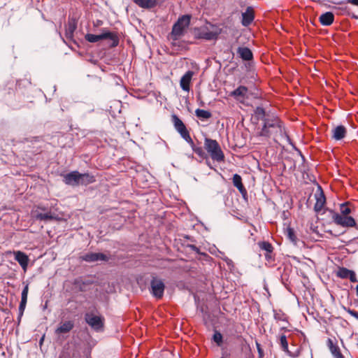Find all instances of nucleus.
<instances>
[{
    "instance_id": "1",
    "label": "nucleus",
    "mask_w": 358,
    "mask_h": 358,
    "mask_svg": "<svg viewBox=\"0 0 358 358\" xmlns=\"http://www.w3.org/2000/svg\"><path fill=\"white\" fill-rule=\"evenodd\" d=\"M191 17L190 15H183L173 24L170 34V38L172 40L171 44L173 46L176 45L177 41L184 35L185 29L190 24Z\"/></svg>"
},
{
    "instance_id": "2",
    "label": "nucleus",
    "mask_w": 358,
    "mask_h": 358,
    "mask_svg": "<svg viewBox=\"0 0 358 358\" xmlns=\"http://www.w3.org/2000/svg\"><path fill=\"white\" fill-rule=\"evenodd\" d=\"M284 133V128L282 125V122L278 118L273 120H266L263 128L259 132V135L262 136H273L276 138L282 136Z\"/></svg>"
},
{
    "instance_id": "3",
    "label": "nucleus",
    "mask_w": 358,
    "mask_h": 358,
    "mask_svg": "<svg viewBox=\"0 0 358 358\" xmlns=\"http://www.w3.org/2000/svg\"><path fill=\"white\" fill-rule=\"evenodd\" d=\"M204 149L213 161L217 162H223L224 161V153L216 140L205 138Z\"/></svg>"
},
{
    "instance_id": "4",
    "label": "nucleus",
    "mask_w": 358,
    "mask_h": 358,
    "mask_svg": "<svg viewBox=\"0 0 358 358\" xmlns=\"http://www.w3.org/2000/svg\"><path fill=\"white\" fill-rule=\"evenodd\" d=\"M220 30L213 24L210 27H203L198 29L197 37L208 41L217 39Z\"/></svg>"
},
{
    "instance_id": "5",
    "label": "nucleus",
    "mask_w": 358,
    "mask_h": 358,
    "mask_svg": "<svg viewBox=\"0 0 358 358\" xmlns=\"http://www.w3.org/2000/svg\"><path fill=\"white\" fill-rule=\"evenodd\" d=\"M334 222L343 227H353L356 225L355 219L351 216H346L330 210Z\"/></svg>"
},
{
    "instance_id": "6",
    "label": "nucleus",
    "mask_w": 358,
    "mask_h": 358,
    "mask_svg": "<svg viewBox=\"0 0 358 358\" xmlns=\"http://www.w3.org/2000/svg\"><path fill=\"white\" fill-rule=\"evenodd\" d=\"M86 322L94 330L101 331L103 328L104 318L93 313H86L85 315Z\"/></svg>"
},
{
    "instance_id": "7",
    "label": "nucleus",
    "mask_w": 358,
    "mask_h": 358,
    "mask_svg": "<svg viewBox=\"0 0 358 358\" xmlns=\"http://www.w3.org/2000/svg\"><path fill=\"white\" fill-rule=\"evenodd\" d=\"M172 122L176 131L180 134L182 138L186 141H191L192 138L189 135V131L183 122L176 115H172Z\"/></svg>"
},
{
    "instance_id": "8",
    "label": "nucleus",
    "mask_w": 358,
    "mask_h": 358,
    "mask_svg": "<svg viewBox=\"0 0 358 358\" xmlns=\"http://www.w3.org/2000/svg\"><path fill=\"white\" fill-rule=\"evenodd\" d=\"M45 208L41 206H36L31 210V215L33 217L38 220L49 221L57 220V217L55 216L50 211L43 213L41 211H44Z\"/></svg>"
},
{
    "instance_id": "9",
    "label": "nucleus",
    "mask_w": 358,
    "mask_h": 358,
    "mask_svg": "<svg viewBox=\"0 0 358 358\" xmlns=\"http://www.w3.org/2000/svg\"><path fill=\"white\" fill-rule=\"evenodd\" d=\"M165 285L164 282L157 278H153L150 282L152 294L157 299H162L164 295Z\"/></svg>"
},
{
    "instance_id": "10",
    "label": "nucleus",
    "mask_w": 358,
    "mask_h": 358,
    "mask_svg": "<svg viewBox=\"0 0 358 358\" xmlns=\"http://www.w3.org/2000/svg\"><path fill=\"white\" fill-rule=\"evenodd\" d=\"M315 198L316 202L314 206V210L317 213H319L323 210L326 203V197L320 187H318L317 191L315 192Z\"/></svg>"
},
{
    "instance_id": "11",
    "label": "nucleus",
    "mask_w": 358,
    "mask_h": 358,
    "mask_svg": "<svg viewBox=\"0 0 358 358\" xmlns=\"http://www.w3.org/2000/svg\"><path fill=\"white\" fill-rule=\"evenodd\" d=\"M64 182L65 184L71 186H78L80 185V173L77 171H71L64 176Z\"/></svg>"
},
{
    "instance_id": "12",
    "label": "nucleus",
    "mask_w": 358,
    "mask_h": 358,
    "mask_svg": "<svg viewBox=\"0 0 358 358\" xmlns=\"http://www.w3.org/2000/svg\"><path fill=\"white\" fill-rule=\"evenodd\" d=\"M279 343L282 350L286 352L289 357H297L300 355V350L299 349H296L294 351L289 350L288 348V341L285 335L282 334L279 336Z\"/></svg>"
},
{
    "instance_id": "13",
    "label": "nucleus",
    "mask_w": 358,
    "mask_h": 358,
    "mask_svg": "<svg viewBox=\"0 0 358 358\" xmlns=\"http://www.w3.org/2000/svg\"><path fill=\"white\" fill-rule=\"evenodd\" d=\"M248 89L245 86H239L237 89L230 93L236 101L243 103L248 98Z\"/></svg>"
},
{
    "instance_id": "14",
    "label": "nucleus",
    "mask_w": 358,
    "mask_h": 358,
    "mask_svg": "<svg viewBox=\"0 0 358 358\" xmlns=\"http://www.w3.org/2000/svg\"><path fill=\"white\" fill-rule=\"evenodd\" d=\"M194 75V71H187L181 78L180 80V87L183 91L189 92L190 90V84L192 80V77Z\"/></svg>"
},
{
    "instance_id": "15",
    "label": "nucleus",
    "mask_w": 358,
    "mask_h": 358,
    "mask_svg": "<svg viewBox=\"0 0 358 358\" xmlns=\"http://www.w3.org/2000/svg\"><path fill=\"white\" fill-rule=\"evenodd\" d=\"M337 276L342 279L348 278L352 282H357L355 273L353 271L349 270L344 267L338 268L337 271Z\"/></svg>"
},
{
    "instance_id": "16",
    "label": "nucleus",
    "mask_w": 358,
    "mask_h": 358,
    "mask_svg": "<svg viewBox=\"0 0 358 358\" xmlns=\"http://www.w3.org/2000/svg\"><path fill=\"white\" fill-rule=\"evenodd\" d=\"M327 345L334 358H345L336 341H334L331 338H328Z\"/></svg>"
},
{
    "instance_id": "17",
    "label": "nucleus",
    "mask_w": 358,
    "mask_h": 358,
    "mask_svg": "<svg viewBox=\"0 0 358 358\" xmlns=\"http://www.w3.org/2000/svg\"><path fill=\"white\" fill-rule=\"evenodd\" d=\"M255 19V11L253 8L249 6L242 13V24L245 27L249 26Z\"/></svg>"
},
{
    "instance_id": "18",
    "label": "nucleus",
    "mask_w": 358,
    "mask_h": 358,
    "mask_svg": "<svg viewBox=\"0 0 358 358\" xmlns=\"http://www.w3.org/2000/svg\"><path fill=\"white\" fill-rule=\"evenodd\" d=\"M103 39L110 40L111 41V47H116L119 44V36L116 32L103 30L101 34V40Z\"/></svg>"
},
{
    "instance_id": "19",
    "label": "nucleus",
    "mask_w": 358,
    "mask_h": 358,
    "mask_svg": "<svg viewBox=\"0 0 358 358\" xmlns=\"http://www.w3.org/2000/svg\"><path fill=\"white\" fill-rule=\"evenodd\" d=\"M13 254L15 255V260L20 264L24 270H26L29 263L28 256L21 251H14Z\"/></svg>"
},
{
    "instance_id": "20",
    "label": "nucleus",
    "mask_w": 358,
    "mask_h": 358,
    "mask_svg": "<svg viewBox=\"0 0 358 358\" xmlns=\"http://www.w3.org/2000/svg\"><path fill=\"white\" fill-rule=\"evenodd\" d=\"M83 260L88 262H97V261H107L108 259L106 257V255L103 253H89L86 254L83 257Z\"/></svg>"
},
{
    "instance_id": "21",
    "label": "nucleus",
    "mask_w": 358,
    "mask_h": 358,
    "mask_svg": "<svg viewBox=\"0 0 358 358\" xmlns=\"http://www.w3.org/2000/svg\"><path fill=\"white\" fill-rule=\"evenodd\" d=\"M74 327L73 322L72 321H65L64 322H61L59 327L55 330V333L57 334H66L71 331Z\"/></svg>"
},
{
    "instance_id": "22",
    "label": "nucleus",
    "mask_w": 358,
    "mask_h": 358,
    "mask_svg": "<svg viewBox=\"0 0 358 358\" xmlns=\"http://www.w3.org/2000/svg\"><path fill=\"white\" fill-rule=\"evenodd\" d=\"M332 138L336 141H339L343 139L346 134L347 130L346 128L343 125H339L334 128L331 131Z\"/></svg>"
},
{
    "instance_id": "23",
    "label": "nucleus",
    "mask_w": 358,
    "mask_h": 358,
    "mask_svg": "<svg viewBox=\"0 0 358 358\" xmlns=\"http://www.w3.org/2000/svg\"><path fill=\"white\" fill-rule=\"evenodd\" d=\"M233 184L244 197L247 195V190L242 182V178L241 176L238 174L234 175Z\"/></svg>"
},
{
    "instance_id": "24",
    "label": "nucleus",
    "mask_w": 358,
    "mask_h": 358,
    "mask_svg": "<svg viewBox=\"0 0 358 358\" xmlns=\"http://www.w3.org/2000/svg\"><path fill=\"white\" fill-rule=\"evenodd\" d=\"M334 20V15L331 12H327L320 17V22L324 26L331 25Z\"/></svg>"
},
{
    "instance_id": "25",
    "label": "nucleus",
    "mask_w": 358,
    "mask_h": 358,
    "mask_svg": "<svg viewBox=\"0 0 358 358\" xmlns=\"http://www.w3.org/2000/svg\"><path fill=\"white\" fill-rule=\"evenodd\" d=\"M237 52L240 57L245 61H250L253 57L252 52L248 48H238Z\"/></svg>"
},
{
    "instance_id": "26",
    "label": "nucleus",
    "mask_w": 358,
    "mask_h": 358,
    "mask_svg": "<svg viewBox=\"0 0 358 358\" xmlns=\"http://www.w3.org/2000/svg\"><path fill=\"white\" fill-rule=\"evenodd\" d=\"M187 142L189 144V145L191 146L194 152H195L199 157H201V159H207L208 158V155L205 152L203 148L201 146H196L194 144L192 139V142L191 141H187Z\"/></svg>"
},
{
    "instance_id": "27",
    "label": "nucleus",
    "mask_w": 358,
    "mask_h": 358,
    "mask_svg": "<svg viewBox=\"0 0 358 358\" xmlns=\"http://www.w3.org/2000/svg\"><path fill=\"white\" fill-rule=\"evenodd\" d=\"M135 3L143 8H154L157 3V0H133Z\"/></svg>"
},
{
    "instance_id": "28",
    "label": "nucleus",
    "mask_w": 358,
    "mask_h": 358,
    "mask_svg": "<svg viewBox=\"0 0 358 358\" xmlns=\"http://www.w3.org/2000/svg\"><path fill=\"white\" fill-rule=\"evenodd\" d=\"M28 291H29V285H27L22 292V297H21V301L19 306V310L23 313V311L25 309L27 301V295H28Z\"/></svg>"
},
{
    "instance_id": "29",
    "label": "nucleus",
    "mask_w": 358,
    "mask_h": 358,
    "mask_svg": "<svg viewBox=\"0 0 358 358\" xmlns=\"http://www.w3.org/2000/svg\"><path fill=\"white\" fill-rule=\"evenodd\" d=\"M96 181V178L93 175L90 173H80V185H87L92 184Z\"/></svg>"
},
{
    "instance_id": "30",
    "label": "nucleus",
    "mask_w": 358,
    "mask_h": 358,
    "mask_svg": "<svg viewBox=\"0 0 358 358\" xmlns=\"http://www.w3.org/2000/svg\"><path fill=\"white\" fill-rule=\"evenodd\" d=\"M195 115L201 120H208L212 117V114L210 111L203 109H196L195 110Z\"/></svg>"
},
{
    "instance_id": "31",
    "label": "nucleus",
    "mask_w": 358,
    "mask_h": 358,
    "mask_svg": "<svg viewBox=\"0 0 358 358\" xmlns=\"http://www.w3.org/2000/svg\"><path fill=\"white\" fill-rule=\"evenodd\" d=\"M259 248L264 250L265 252H273V247L272 246V245L268 243V242H266V241H262V242H259L258 243Z\"/></svg>"
},
{
    "instance_id": "32",
    "label": "nucleus",
    "mask_w": 358,
    "mask_h": 358,
    "mask_svg": "<svg viewBox=\"0 0 358 358\" xmlns=\"http://www.w3.org/2000/svg\"><path fill=\"white\" fill-rule=\"evenodd\" d=\"M85 38L88 42L96 43L101 40V34L95 35L92 34H87Z\"/></svg>"
},
{
    "instance_id": "33",
    "label": "nucleus",
    "mask_w": 358,
    "mask_h": 358,
    "mask_svg": "<svg viewBox=\"0 0 358 358\" xmlns=\"http://www.w3.org/2000/svg\"><path fill=\"white\" fill-rule=\"evenodd\" d=\"M348 203H341L340 206L341 215L349 216L351 213V209L348 207Z\"/></svg>"
},
{
    "instance_id": "34",
    "label": "nucleus",
    "mask_w": 358,
    "mask_h": 358,
    "mask_svg": "<svg viewBox=\"0 0 358 358\" xmlns=\"http://www.w3.org/2000/svg\"><path fill=\"white\" fill-rule=\"evenodd\" d=\"M286 234L288 238L292 241L295 242L296 240V237L295 236L294 231L292 228H287L286 231Z\"/></svg>"
},
{
    "instance_id": "35",
    "label": "nucleus",
    "mask_w": 358,
    "mask_h": 358,
    "mask_svg": "<svg viewBox=\"0 0 358 358\" xmlns=\"http://www.w3.org/2000/svg\"><path fill=\"white\" fill-rule=\"evenodd\" d=\"M213 340L218 345H220L222 343V334L220 332L216 331L213 335Z\"/></svg>"
},
{
    "instance_id": "36",
    "label": "nucleus",
    "mask_w": 358,
    "mask_h": 358,
    "mask_svg": "<svg viewBox=\"0 0 358 358\" xmlns=\"http://www.w3.org/2000/svg\"><path fill=\"white\" fill-rule=\"evenodd\" d=\"M264 256H265L266 261L270 264L273 263L275 260L273 252H265Z\"/></svg>"
},
{
    "instance_id": "37",
    "label": "nucleus",
    "mask_w": 358,
    "mask_h": 358,
    "mask_svg": "<svg viewBox=\"0 0 358 358\" xmlns=\"http://www.w3.org/2000/svg\"><path fill=\"white\" fill-rule=\"evenodd\" d=\"M256 345H257V351H258V353L259 355V358H262L264 357L263 350L262 349L259 343H256Z\"/></svg>"
},
{
    "instance_id": "38",
    "label": "nucleus",
    "mask_w": 358,
    "mask_h": 358,
    "mask_svg": "<svg viewBox=\"0 0 358 358\" xmlns=\"http://www.w3.org/2000/svg\"><path fill=\"white\" fill-rule=\"evenodd\" d=\"M348 312L353 317L358 319V313L355 310L349 309Z\"/></svg>"
},
{
    "instance_id": "39",
    "label": "nucleus",
    "mask_w": 358,
    "mask_h": 358,
    "mask_svg": "<svg viewBox=\"0 0 358 358\" xmlns=\"http://www.w3.org/2000/svg\"><path fill=\"white\" fill-rule=\"evenodd\" d=\"M347 2L358 6V0H347Z\"/></svg>"
},
{
    "instance_id": "40",
    "label": "nucleus",
    "mask_w": 358,
    "mask_h": 358,
    "mask_svg": "<svg viewBox=\"0 0 358 358\" xmlns=\"http://www.w3.org/2000/svg\"><path fill=\"white\" fill-rule=\"evenodd\" d=\"M69 29L71 33H73L76 29V26L74 24H73V25L69 24Z\"/></svg>"
},
{
    "instance_id": "41",
    "label": "nucleus",
    "mask_w": 358,
    "mask_h": 358,
    "mask_svg": "<svg viewBox=\"0 0 358 358\" xmlns=\"http://www.w3.org/2000/svg\"><path fill=\"white\" fill-rule=\"evenodd\" d=\"M356 292L357 295L358 296V285L356 286Z\"/></svg>"
},
{
    "instance_id": "42",
    "label": "nucleus",
    "mask_w": 358,
    "mask_h": 358,
    "mask_svg": "<svg viewBox=\"0 0 358 358\" xmlns=\"http://www.w3.org/2000/svg\"><path fill=\"white\" fill-rule=\"evenodd\" d=\"M221 358H223V357H221Z\"/></svg>"
}]
</instances>
